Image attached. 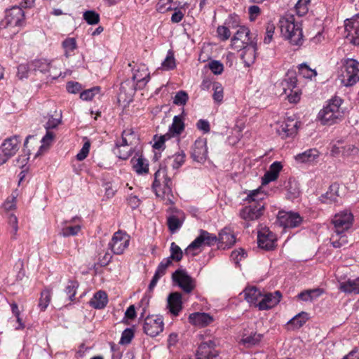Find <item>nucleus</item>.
<instances>
[{
	"mask_svg": "<svg viewBox=\"0 0 359 359\" xmlns=\"http://www.w3.org/2000/svg\"><path fill=\"white\" fill-rule=\"evenodd\" d=\"M308 319V313L306 312L302 311L290 319L288 322V324L292 325L294 328L298 329L302 327Z\"/></svg>",
	"mask_w": 359,
	"mask_h": 359,
	"instance_id": "obj_38",
	"label": "nucleus"
},
{
	"mask_svg": "<svg viewBox=\"0 0 359 359\" xmlns=\"http://www.w3.org/2000/svg\"><path fill=\"white\" fill-rule=\"evenodd\" d=\"M108 302L107 294L104 291L100 290L95 293L89 302L90 306L95 309H104Z\"/></svg>",
	"mask_w": 359,
	"mask_h": 359,
	"instance_id": "obj_29",
	"label": "nucleus"
},
{
	"mask_svg": "<svg viewBox=\"0 0 359 359\" xmlns=\"http://www.w3.org/2000/svg\"><path fill=\"white\" fill-rule=\"evenodd\" d=\"M129 238L126 234H123L121 231L116 232L109 243V247L111 251L116 255H121L128 247Z\"/></svg>",
	"mask_w": 359,
	"mask_h": 359,
	"instance_id": "obj_16",
	"label": "nucleus"
},
{
	"mask_svg": "<svg viewBox=\"0 0 359 359\" xmlns=\"http://www.w3.org/2000/svg\"><path fill=\"white\" fill-rule=\"evenodd\" d=\"M19 136L6 138L0 148V165L5 163L11 157L14 156L19 149Z\"/></svg>",
	"mask_w": 359,
	"mask_h": 359,
	"instance_id": "obj_9",
	"label": "nucleus"
},
{
	"mask_svg": "<svg viewBox=\"0 0 359 359\" xmlns=\"http://www.w3.org/2000/svg\"><path fill=\"white\" fill-rule=\"evenodd\" d=\"M246 255V252L243 249L239 248L238 250H233L231 253L230 257L236 264H238L242 258L245 257Z\"/></svg>",
	"mask_w": 359,
	"mask_h": 359,
	"instance_id": "obj_58",
	"label": "nucleus"
},
{
	"mask_svg": "<svg viewBox=\"0 0 359 359\" xmlns=\"http://www.w3.org/2000/svg\"><path fill=\"white\" fill-rule=\"evenodd\" d=\"M132 81L126 80L121 83V89L126 90L127 87L132 91L144 88L150 80V73L144 65H140L133 68Z\"/></svg>",
	"mask_w": 359,
	"mask_h": 359,
	"instance_id": "obj_6",
	"label": "nucleus"
},
{
	"mask_svg": "<svg viewBox=\"0 0 359 359\" xmlns=\"http://www.w3.org/2000/svg\"><path fill=\"white\" fill-rule=\"evenodd\" d=\"M83 20L88 25H97L100 22V15L95 11H86L83 14Z\"/></svg>",
	"mask_w": 359,
	"mask_h": 359,
	"instance_id": "obj_42",
	"label": "nucleus"
},
{
	"mask_svg": "<svg viewBox=\"0 0 359 359\" xmlns=\"http://www.w3.org/2000/svg\"><path fill=\"white\" fill-rule=\"evenodd\" d=\"M196 126L198 130H202L204 133H208L210 130L209 122L204 119L198 120Z\"/></svg>",
	"mask_w": 359,
	"mask_h": 359,
	"instance_id": "obj_64",
	"label": "nucleus"
},
{
	"mask_svg": "<svg viewBox=\"0 0 359 359\" xmlns=\"http://www.w3.org/2000/svg\"><path fill=\"white\" fill-rule=\"evenodd\" d=\"M276 236L269 229H262L258 232L257 243L260 248L270 250L274 248Z\"/></svg>",
	"mask_w": 359,
	"mask_h": 359,
	"instance_id": "obj_20",
	"label": "nucleus"
},
{
	"mask_svg": "<svg viewBox=\"0 0 359 359\" xmlns=\"http://www.w3.org/2000/svg\"><path fill=\"white\" fill-rule=\"evenodd\" d=\"M208 67L211 72L215 74H221L224 71V66L222 62L217 60H212L208 63Z\"/></svg>",
	"mask_w": 359,
	"mask_h": 359,
	"instance_id": "obj_56",
	"label": "nucleus"
},
{
	"mask_svg": "<svg viewBox=\"0 0 359 359\" xmlns=\"http://www.w3.org/2000/svg\"><path fill=\"white\" fill-rule=\"evenodd\" d=\"M323 292V290L320 288L306 290L300 292L297 295V298L304 302H312L319 297Z\"/></svg>",
	"mask_w": 359,
	"mask_h": 359,
	"instance_id": "obj_35",
	"label": "nucleus"
},
{
	"mask_svg": "<svg viewBox=\"0 0 359 359\" xmlns=\"http://www.w3.org/2000/svg\"><path fill=\"white\" fill-rule=\"evenodd\" d=\"M299 70L301 74L304 77L308 79H312L317 75V72L315 69H311L306 64L302 63L299 65Z\"/></svg>",
	"mask_w": 359,
	"mask_h": 359,
	"instance_id": "obj_52",
	"label": "nucleus"
},
{
	"mask_svg": "<svg viewBox=\"0 0 359 359\" xmlns=\"http://www.w3.org/2000/svg\"><path fill=\"white\" fill-rule=\"evenodd\" d=\"M282 168L283 166L280 162H273L262 177V184H267L271 182L275 181L278 178Z\"/></svg>",
	"mask_w": 359,
	"mask_h": 359,
	"instance_id": "obj_26",
	"label": "nucleus"
},
{
	"mask_svg": "<svg viewBox=\"0 0 359 359\" xmlns=\"http://www.w3.org/2000/svg\"><path fill=\"white\" fill-rule=\"evenodd\" d=\"M212 90H214L212 98L215 102L218 103L222 102L224 97V90L222 84L219 82H214L212 83Z\"/></svg>",
	"mask_w": 359,
	"mask_h": 359,
	"instance_id": "obj_44",
	"label": "nucleus"
},
{
	"mask_svg": "<svg viewBox=\"0 0 359 359\" xmlns=\"http://www.w3.org/2000/svg\"><path fill=\"white\" fill-rule=\"evenodd\" d=\"M132 152V147L128 150H121V148H116L114 151V153L117 155V156L123 160L128 159L131 156Z\"/></svg>",
	"mask_w": 359,
	"mask_h": 359,
	"instance_id": "obj_63",
	"label": "nucleus"
},
{
	"mask_svg": "<svg viewBox=\"0 0 359 359\" xmlns=\"http://www.w3.org/2000/svg\"><path fill=\"white\" fill-rule=\"evenodd\" d=\"M172 281L184 292L190 293L195 288V280L184 269H177L172 274Z\"/></svg>",
	"mask_w": 359,
	"mask_h": 359,
	"instance_id": "obj_11",
	"label": "nucleus"
},
{
	"mask_svg": "<svg viewBox=\"0 0 359 359\" xmlns=\"http://www.w3.org/2000/svg\"><path fill=\"white\" fill-rule=\"evenodd\" d=\"M191 158L194 161L204 163L208 158L206 140H197L192 147Z\"/></svg>",
	"mask_w": 359,
	"mask_h": 359,
	"instance_id": "obj_19",
	"label": "nucleus"
},
{
	"mask_svg": "<svg viewBox=\"0 0 359 359\" xmlns=\"http://www.w3.org/2000/svg\"><path fill=\"white\" fill-rule=\"evenodd\" d=\"M81 230V226L79 224L74 226H65L62 228L60 235L64 237L76 236Z\"/></svg>",
	"mask_w": 359,
	"mask_h": 359,
	"instance_id": "obj_49",
	"label": "nucleus"
},
{
	"mask_svg": "<svg viewBox=\"0 0 359 359\" xmlns=\"http://www.w3.org/2000/svg\"><path fill=\"white\" fill-rule=\"evenodd\" d=\"M297 131V123L290 121L287 123H283L279 128L278 133L283 137H287L294 135Z\"/></svg>",
	"mask_w": 359,
	"mask_h": 359,
	"instance_id": "obj_32",
	"label": "nucleus"
},
{
	"mask_svg": "<svg viewBox=\"0 0 359 359\" xmlns=\"http://www.w3.org/2000/svg\"><path fill=\"white\" fill-rule=\"evenodd\" d=\"M281 297L282 294L278 290L274 292L262 294V299L257 304V306L260 311L270 309L280 302Z\"/></svg>",
	"mask_w": 359,
	"mask_h": 359,
	"instance_id": "obj_18",
	"label": "nucleus"
},
{
	"mask_svg": "<svg viewBox=\"0 0 359 359\" xmlns=\"http://www.w3.org/2000/svg\"><path fill=\"white\" fill-rule=\"evenodd\" d=\"M133 337H134L133 330L130 328H126L122 332L119 344H122V345L128 344L131 342Z\"/></svg>",
	"mask_w": 359,
	"mask_h": 359,
	"instance_id": "obj_53",
	"label": "nucleus"
},
{
	"mask_svg": "<svg viewBox=\"0 0 359 359\" xmlns=\"http://www.w3.org/2000/svg\"><path fill=\"white\" fill-rule=\"evenodd\" d=\"M168 211L170 214L167 217V226L169 231L174 233L182 227L185 218L184 213L175 208H170Z\"/></svg>",
	"mask_w": 359,
	"mask_h": 359,
	"instance_id": "obj_14",
	"label": "nucleus"
},
{
	"mask_svg": "<svg viewBox=\"0 0 359 359\" xmlns=\"http://www.w3.org/2000/svg\"><path fill=\"white\" fill-rule=\"evenodd\" d=\"M168 307L174 316H178L182 309V294L180 292H172L168 297Z\"/></svg>",
	"mask_w": 359,
	"mask_h": 359,
	"instance_id": "obj_24",
	"label": "nucleus"
},
{
	"mask_svg": "<svg viewBox=\"0 0 359 359\" xmlns=\"http://www.w3.org/2000/svg\"><path fill=\"white\" fill-rule=\"evenodd\" d=\"M339 289L345 293L359 294V278L340 283Z\"/></svg>",
	"mask_w": 359,
	"mask_h": 359,
	"instance_id": "obj_33",
	"label": "nucleus"
},
{
	"mask_svg": "<svg viewBox=\"0 0 359 359\" xmlns=\"http://www.w3.org/2000/svg\"><path fill=\"white\" fill-rule=\"evenodd\" d=\"M62 46L65 50V55L69 57L77 48L76 41L74 38H67L62 41Z\"/></svg>",
	"mask_w": 359,
	"mask_h": 359,
	"instance_id": "obj_39",
	"label": "nucleus"
},
{
	"mask_svg": "<svg viewBox=\"0 0 359 359\" xmlns=\"http://www.w3.org/2000/svg\"><path fill=\"white\" fill-rule=\"evenodd\" d=\"M128 136H135L133 132L126 131L124 130L122 133V140L121 142H117L116 144V148L125 147L126 146H129L132 144L131 142H128V140L127 138Z\"/></svg>",
	"mask_w": 359,
	"mask_h": 359,
	"instance_id": "obj_57",
	"label": "nucleus"
},
{
	"mask_svg": "<svg viewBox=\"0 0 359 359\" xmlns=\"http://www.w3.org/2000/svg\"><path fill=\"white\" fill-rule=\"evenodd\" d=\"M186 154L184 151L175 152L174 154L168 156L164 159L159 167H165L167 170L168 167L170 166L173 170H178L185 162Z\"/></svg>",
	"mask_w": 359,
	"mask_h": 359,
	"instance_id": "obj_21",
	"label": "nucleus"
},
{
	"mask_svg": "<svg viewBox=\"0 0 359 359\" xmlns=\"http://www.w3.org/2000/svg\"><path fill=\"white\" fill-rule=\"evenodd\" d=\"M245 299L251 304H254L255 307L262 297V292L256 287L252 286L245 288L243 291Z\"/></svg>",
	"mask_w": 359,
	"mask_h": 359,
	"instance_id": "obj_30",
	"label": "nucleus"
},
{
	"mask_svg": "<svg viewBox=\"0 0 359 359\" xmlns=\"http://www.w3.org/2000/svg\"><path fill=\"white\" fill-rule=\"evenodd\" d=\"M353 215L347 211L336 214L332 219L334 225V233L330 238L332 245L335 248H340L348 244V241L346 232L353 225Z\"/></svg>",
	"mask_w": 359,
	"mask_h": 359,
	"instance_id": "obj_1",
	"label": "nucleus"
},
{
	"mask_svg": "<svg viewBox=\"0 0 359 359\" xmlns=\"http://www.w3.org/2000/svg\"><path fill=\"white\" fill-rule=\"evenodd\" d=\"M2 23H5V27H24L26 24L24 11L20 6H13L7 10Z\"/></svg>",
	"mask_w": 359,
	"mask_h": 359,
	"instance_id": "obj_8",
	"label": "nucleus"
},
{
	"mask_svg": "<svg viewBox=\"0 0 359 359\" xmlns=\"http://www.w3.org/2000/svg\"><path fill=\"white\" fill-rule=\"evenodd\" d=\"M359 62L354 59H347L343 65L341 83L345 86H352L359 81Z\"/></svg>",
	"mask_w": 359,
	"mask_h": 359,
	"instance_id": "obj_7",
	"label": "nucleus"
},
{
	"mask_svg": "<svg viewBox=\"0 0 359 359\" xmlns=\"http://www.w3.org/2000/svg\"><path fill=\"white\" fill-rule=\"evenodd\" d=\"M309 3L310 0H298L294 6L297 14L299 16L306 15L309 11L308 5Z\"/></svg>",
	"mask_w": 359,
	"mask_h": 359,
	"instance_id": "obj_50",
	"label": "nucleus"
},
{
	"mask_svg": "<svg viewBox=\"0 0 359 359\" xmlns=\"http://www.w3.org/2000/svg\"><path fill=\"white\" fill-rule=\"evenodd\" d=\"M172 264V262L171 260L165 258L160 262L155 273L162 277L165 275L167 269Z\"/></svg>",
	"mask_w": 359,
	"mask_h": 359,
	"instance_id": "obj_55",
	"label": "nucleus"
},
{
	"mask_svg": "<svg viewBox=\"0 0 359 359\" xmlns=\"http://www.w3.org/2000/svg\"><path fill=\"white\" fill-rule=\"evenodd\" d=\"M277 220L280 225L284 228H295L302 224L303 219L297 212L279 211Z\"/></svg>",
	"mask_w": 359,
	"mask_h": 359,
	"instance_id": "obj_13",
	"label": "nucleus"
},
{
	"mask_svg": "<svg viewBox=\"0 0 359 359\" xmlns=\"http://www.w3.org/2000/svg\"><path fill=\"white\" fill-rule=\"evenodd\" d=\"M278 26L282 35L292 46H301L304 43L302 27L300 22H296L292 15L280 17Z\"/></svg>",
	"mask_w": 359,
	"mask_h": 359,
	"instance_id": "obj_3",
	"label": "nucleus"
},
{
	"mask_svg": "<svg viewBox=\"0 0 359 359\" xmlns=\"http://www.w3.org/2000/svg\"><path fill=\"white\" fill-rule=\"evenodd\" d=\"M29 67L35 72L39 71L46 74L52 67V62H48L45 59L35 60L29 64Z\"/></svg>",
	"mask_w": 359,
	"mask_h": 359,
	"instance_id": "obj_34",
	"label": "nucleus"
},
{
	"mask_svg": "<svg viewBox=\"0 0 359 359\" xmlns=\"http://www.w3.org/2000/svg\"><path fill=\"white\" fill-rule=\"evenodd\" d=\"M90 144L88 141L86 142L81 149L79 151V152L76 155V159L78 161H83L84 160L88 155L89 151H90Z\"/></svg>",
	"mask_w": 359,
	"mask_h": 359,
	"instance_id": "obj_59",
	"label": "nucleus"
},
{
	"mask_svg": "<svg viewBox=\"0 0 359 359\" xmlns=\"http://www.w3.org/2000/svg\"><path fill=\"white\" fill-rule=\"evenodd\" d=\"M257 52V43L255 41H250L247 44L241 54V57L243 60L245 65L250 67L253 64L256 59Z\"/></svg>",
	"mask_w": 359,
	"mask_h": 359,
	"instance_id": "obj_22",
	"label": "nucleus"
},
{
	"mask_svg": "<svg viewBox=\"0 0 359 359\" xmlns=\"http://www.w3.org/2000/svg\"><path fill=\"white\" fill-rule=\"evenodd\" d=\"M67 90L73 94L78 93L82 89V86L76 81H69L66 86Z\"/></svg>",
	"mask_w": 359,
	"mask_h": 359,
	"instance_id": "obj_60",
	"label": "nucleus"
},
{
	"mask_svg": "<svg viewBox=\"0 0 359 359\" xmlns=\"http://www.w3.org/2000/svg\"><path fill=\"white\" fill-rule=\"evenodd\" d=\"M219 355V351L216 349L214 341L208 340L202 342L196 351V359H215Z\"/></svg>",
	"mask_w": 359,
	"mask_h": 359,
	"instance_id": "obj_15",
	"label": "nucleus"
},
{
	"mask_svg": "<svg viewBox=\"0 0 359 359\" xmlns=\"http://www.w3.org/2000/svg\"><path fill=\"white\" fill-rule=\"evenodd\" d=\"M133 170L138 175L147 174L149 172V163L148 161L143 157L140 156L138 158L133 157L131 159Z\"/></svg>",
	"mask_w": 359,
	"mask_h": 359,
	"instance_id": "obj_31",
	"label": "nucleus"
},
{
	"mask_svg": "<svg viewBox=\"0 0 359 359\" xmlns=\"http://www.w3.org/2000/svg\"><path fill=\"white\" fill-rule=\"evenodd\" d=\"M319 157V151L316 149H309L306 151L298 154L294 156V159L298 163L311 165L315 162Z\"/></svg>",
	"mask_w": 359,
	"mask_h": 359,
	"instance_id": "obj_23",
	"label": "nucleus"
},
{
	"mask_svg": "<svg viewBox=\"0 0 359 359\" xmlns=\"http://www.w3.org/2000/svg\"><path fill=\"white\" fill-rule=\"evenodd\" d=\"M79 287V283L77 281L69 280L68 282V285L66 286L65 289V292L68 296V299L69 301H74L75 294L76 293V289Z\"/></svg>",
	"mask_w": 359,
	"mask_h": 359,
	"instance_id": "obj_45",
	"label": "nucleus"
},
{
	"mask_svg": "<svg viewBox=\"0 0 359 359\" xmlns=\"http://www.w3.org/2000/svg\"><path fill=\"white\" fill-rule=\"evenodd\" d=\"M144 332L152 337L159 334L163 330V317L160 316H147L143 325Z\"/></svg>",
	"mask_w": 359,
	"mask_h": 359,
	"instance_id": "obj_12",
	"label": "nucleus"
},
{
	"mask_svg": "<svg viewBox=\"0 0 359 359\" xmlns=\"http://www.w3.org/2000/svg\"><path fill=\"white\" fill-rule=\"evenodd\" d=\"M250 32L249 29L245 26H240L232 39H240L241 41H252L250 37Z\"/></svg>",
	"mask_w": 359,
	"mask_h": 359,
	"instance_id": "obj_43",
	"label": "nucleus"
},
{
	"mask_svg": "<svg viewBox=\"0 0 359 359\" xmlns=\"http://www.w3.org/2000/svg\"><path fill=\"white\" fill-rule=\"evenodd\" d=\"M51 298V292L48 290H45L41 292V297L39 299V306L41 311H44L48 306Z\"/></svg>",
	"mask_w": 359,
	"mask_h": 359,
	"instance_id": "obj_48",
	"label": "nucleus"
},
{
	"mask_svg": "<svg viewBox=\"0 0 359 359\" xmlns=\"http://www.w3.org/2000/svg\"><path fill=\"white\" fill-rule=\"evenodd\" d=\"M217 33L222 41L227 40L231 36L229 29L225 26H219L217 29Z\"/></svg>",
	"mask_w": 359,
	"mask_h": 359,
	"instance_id": "obj_61",
	"label": "nucleus"
},
{
	"mask_svg": "<svg viewBox=\"0 0 359 359\" xmlns=\"http://www.w3.org/2000/svg\"><path fill=\"white\" fill-rule=\"evenodd\" d=\"M346 38L355 46H359V18L345 20Z\"/></svg>",
	"mask_w": 359,
	"mask_h": 359,
	"instance_id": "obj_17",
	"label": "nucleus"
},
{
	"mask_svg": "<svg viewBox=\"0 0 359 359\" xmlns=\"http://www.w3.org/2000/svg\"><path fill=\"white\" fill-rule=\"evenodd\" d=\"M55 115L48 114L46 116H44L45 119H48L44 127L46 130H50L55 128L62 122V113L55 111Z\"/></svg>",
	"mask_w": 359,
	"mask_h": 359,
	"instance_id": "obj_36",
	"label": "nucleus"
},
{
	"mask_svg": "<svg viewBox=\"0 0 359 359\" xmlns=\"http://www.w3.org/2000/svg\"><path fill=\"white\" fill-rule=\"evenodd\" d=\"M217 242L225 245V247L230 248L236 243V237L233 231L229 227H224L219 233Z\"/></svg>",
	"mask_w": 359,
	"mask_h": 359,
	"instance_id": "obj_27",
	"label": "nucleus"
},
{
	"mask_svg": "<svg viewBox=\"0 0 359 359\" xmlns=\"http://www.w3.org/2000/svg\"><path fill=\"white\" fill-rule=\"evenodd\" d=\"M250 41H241L240 39H231V46L232 48L237 50H243L247 44H249Z\"/></svg>",
	"mask_w": 359,
	"mask_h": 359,
	"instance_id": "obj_62",
	"label": "nucleus"
},
{
	"mask_svg": "<svg viewBox=\"0 0 359 359\" xmlns=\"http://www.w3.org/2000/svg\"><path fill=\"white\" fill-rule=\"evenodd\" d=\"M217 236L208 231L201 229L199 235L192 241L185 250V254H189L193 250H197L202 245L212 246L217 242Z\"/></svg>",
	"mask_w": 359,
	"mask_h": 359,
	"instance_id": "obj_10",
	"label": "nucleus"
},
{
	"mask_svg": "<svg viewBox=\"0 0 359 359\" xmlns=\"http://www.w3.org/2000/svg\"><path fill=\"white\" fill-rule=\"evenodd\" d=\"M161 66L164 70H171L175 68V60L171 51H168L166 57L161 63Z\"/></svg>",
	"mask_w": 359,
	"mask_h": 359,
	"instance_id": "obj_51",
	"label": "nucleus"
},
{
	"mask_svg": "<svg viewBox=\"0 0 359 359\" xmlns=\"http://www.w3.org/2000/svg\"><path fill=\"white\" fill-rule=\"evenodd\" d=\"M266 196V194L261 189L250 191L243 200L249 205L241 210L240 217L245 221L258 219L264 214L265 208L264 200Z\"/></svg>",
	"mask_w": 359,
	"mask_h": 359,
	"instance_id": "obj_2",
	"label": "nucleus"
},
{
	"mask_svg": "<svg viewBox=\"0 0 359 359\" xmlns=\"http://www.w3.org/2000/svg\"><path fill=\"white\" fill-rule=\"evenodd\" d=\"M184 129V124L182 118L179 116H175L173 118L172 123L169 127L168 133H170L172 137L175 135L178 136L182 133Z\"/></svg>",
	"mask_w": 359,
	"mask_h": 359,
	"instance_id": "obj_37",
	"label": "nucleus"
},
{
	"mask_svg": "<svg viewBox=\"0 0 359 359\" xmlns=\"http://www.w3.org/2000/svg\"><path fill=\"white\" fill-rule=\"evenodd\" d=\"M342 102L343 100L336 95L328 100L327 104L318 113V118L323 124L332 125L342 118L344 114L341 109Z\"/></svg>",
	"mask_w": 359,
	"mask_h": 359,
	"instance_id": "obj_5",
	"label": "nucleus"
},
{
	"mask_svg": "<svg viewBox=\"0 0 359 359\" xmlns=\"http://www.w3.org/2000/svg\"><path fill=\"white\" fill-rule=\"evenodd\" d=\"M100 90L101 88L100 86H95L85 90L80 93V98L84 101H90L93 99L95 95L100 93Z\"/></svg>",
	"mask_w": 359,
	"mask_h": 359,
	"instance_id": "obj_41",
	"label": "nucleus"
},
{
	"mask_svg": "<svg viewBox=\"0 0 359 359\" xmlns=\"http://www.w3.org/2000/svg\"><path fill=\"white\" fill-rule=\"evenodd\" d=\"M189 99L188 94L184 91L180 90L177 92L174 97L173 103L176 105H184Z\"/></svg>",
	"mask_w": 359,
	"mask_h": 359,
	"instance_id": "obj_54",
	"label": "nucleus"
},
{
	"mask_svg": "<svg viewBox=\"0 0 359 359\" xmlns=\"http://www.w3.org/2000/svg\"><path fill=\"white\" fill-rule=\"evenodd\" d=\"M339 186L337 183L332 184L328 191L320 196V201L324 203H332L337 202L339 197Z\"/></svg>",
	"mask_w": 359,
	"mask_h": 359,
	"instance_id": "obj_28",
	"label": "nucleus"
},
{
	"mask_svg": "<svg viewBox=\"0 0 359 359\" xmlns=\"http://www.w3.org/2000/svg\"><path fill=\"white\" fill-rule=\"evenodd\" d=\"M172 135L170 133H165L163 135H161L157 137L156 135L154 136L155 142L154 144V148L156 149H164L165 148V142L168 141L171 139Z\"/></svg>",
	"mask_w": 359,
	"mask_h": 359,
	"instance_id": "obj_46",
	"label": "nucleus"
},
{
	"mask_svg": "<svg viewBox=\"0 0 359 359\" xmlns=\"http://www.w3.org/2000/svg\"><path fill=\"white\" fill-rule=\"evenodd\" d=\"M189 321L194 325L205 327L213 321V318L208 313L197 312L189 315Z\"/></svg>",
	"mask_w": 359,
	"mask_h": 359,
	"instance_id": "obj_25",
	"label": "nucleus"
},
{
	"mask_svg": "<svg viewBox=\"0 0 359 359\" xmlns=\"http://www.w3.org/2000/svg\"><path fill=\"white\" fill-rule=\"evenodd\" d=\"M262 337V334L255 332L248 336H243L242 338V341L244 344H248V346H254L260 341Z\"/></svg>",
	"mask_w": 359,
	"mask_h": 359,
	"instance_id": "obj_47",
	"label": "nucleus"
},
{
	"mask_svg": "<svg viewBox=\"0 0 359 359\" xmlns=\"http://www.w3.org/2000/svg\"><path fill=\"white\" fill-rule=\"evenodd\" d=\"M170 256L167 257V259H170L172 262H180L183 257V252L181 248L175 243L172 242L170 245Z\"/></svg>",
	"mask_w": 359,
	"mask_h": 359,
	"instance_id": "obj_40",
	"label": "nucleus"
},
{
	"mask_svg": "<svg viewBox=\"0 0 359 359\" xmlns=\"http://www.w3.org/2000/svg\"><path fill=\"white\" fill-rule=\"evenodd\" d=\"M152 189L157 197L166 201V204L174 203L172 193V182L168 176L165 167H159L154 174Z\"/></svg>",
	"mask_w": 359,
	"mask_h": 359,
	"instance_id": "obj_4",
	"label": "nucleus"
}]
</instances>
